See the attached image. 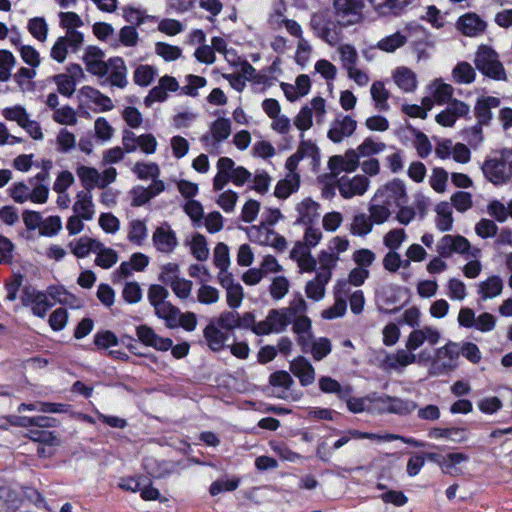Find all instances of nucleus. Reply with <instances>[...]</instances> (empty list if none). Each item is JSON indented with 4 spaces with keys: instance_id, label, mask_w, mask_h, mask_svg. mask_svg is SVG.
I'll return each mask as SVG.
<instances>
[{
    "instance_id": "2f4dec72",
    "label": "nucleus",
    "mask_w": 512,
    "mask_h": 512,
    "mask_svg": "<svg viewBox=\"0 0 512 512\" xmlns=\"http://www.w3.org/2000/svg\"><path fill=\"white\" fill-rule=\"evenodd\" d=\"M290 371L302 386H309L315 381V369L308 359L298 356L290 362Z\"/></svg>"
},
{
    "instance_id": "393cba45",
    "label": "nucleus",
    "mask_w": 512,
    "mask_h": 512,
    "mask_svg": "<svg viewBox=\"0 0 512 512\" xmlns=\"http://www.w3.org/2000/svg\"><path fill=\"white\" fill-rule=\"evenodd\" d=\"M163 181H152L148 187L137 185L129 191L130 204L133 207H140L165 191Z\"/></svg>"
},
{
    "instance_id": "a19ab883",
    "label": "nucleus",
    "mask_w": 512,
    "mask_h": 512,
    "mask_svg": "<svg viewBox=\"0 0 512 512\" xmlns=\"http://www.w3.org/2000/svg\"><path fill=\"white\" fill-rule=\"evenodd\" d=\"M500 106V99L494 96H482L474 107L475 116L480 124H488L492 119L491 109Z\"/></svg>"
},
{
    "instance_id": "0e129e2a",
    "label": "nucleus",
    "mask_w": 512,
    "mask_h": 512,
    "mask_svg": "<svg viewBox=\"0 0 512 512\" xmlns=\"http://www.w3.org/2000/svg\"><path fill=\"white\" fill-rule=\"evenodd\" d=\"M346 294H343V291H339V289H335V302L334 304L323 310L321 313V316L324 319L332 320L338 317H342L347 310V303L344 299V296Z\"/></svg>"
},
{
    "instance_id": "37998d69",
    "label": "nucleus",
    "mask_w": 512,
    "mask_h": 512,
    "mask_svg": "<svg viewBox=\"0 0 512 512\" xmlns=\"http://www.w3.org/2000/svg\"><path fill=\"white\" fill-rule=\"evenodd\" d=\"M369 275L370 272L368 269L355 267L349 272L347 279L337 281L335 289H339V291H343V294H347L349 285L359 287L365 283Z\"/></svg>"
},
{
    "instance_id": "c9c22d12",
    "label": "nucleus",
    "mask_w": 512,
    "mask_h": 512,
    "mask_svg": "<svg viewBox=\"0 0 512 512\" xmlns=\"http://www.w3.org/2000/svg\"><path fill=\"white\" fill-rule=\"evenodd\" d=\"M74 214L91 221L96 213L93 196L89 191H79L72 206Z\"/></svg>"
},
{
    "instance_id": "e2e57ef3",
    "label": "nucleus",
    "mask_w": 512,
    "mask_h": 512,
    "mask_svg": "<svg viewBox=\"0 0 512 512\" xmlns=\"http://www.w3.org/2000/svg\"><path fill=\"white\" fill-rule=\"evenodd\" d=\"M213 263L219 269L218 275L230 274L228 268L230 266L229 248L226 244L218 243L213 252Z\"/></svg>"
},
{
    "instance_id": "ea45409f",
    "label": "nucleus",
    "mask_w": 512,
    "mask_h": 512,
    "mask_svg": "<svg viewBox=\"0 0 512 512\" xmlns=\"http://www.w3.org/2000/svg\"><path fill=\"white\" fill-rule=\"evenodd\" d=\"M203 336L208 347L215 352L221 351L228 341L227 333L214 322L204 328Z\"/></svg>"
},
{
    "instance_id": "72a5a7b5",
    "label": "nucleus",
    "mask_w": 512,
    "mask_h": 512,
    "mask_svg": "<svg viewBox=\"0 0 512 512\" xmlns=\"http://www.w3.org/2000/svg\"><path fill=\"white\" fill-rule=\"evenodd\" d=\"M392 79L395 85L404 93H413L418 87L416 73L406 66L395 68L392 72Z\"/></svg>"
},
{
    "instance_id": "cd10ccee",
    "label": "nucleus",
    "mask_w": 512,
    "mask_h": 512,
    "mask_svg": "<svg viewBox=\"0 0 512 512\" xmlns=\"http://www.w3.org/2000/svg\"><path fill=\"white\" fill-rule=\"evenodd\" d=\"M470 107L463 101L454 99L450 101L447 108L435 116L437 124L443 127H453L458 118L466 116Z\"/></svg>"
},
{
    "instance_id": "8fccbe9b",
    "label": "nucleus",
    "mask_w": 512,
    "mask_h": 512,
    "mask_svg": "<svg viewBox=\"0 0 512 512\" xmlns=\"http://www.w3.org/2000/svg\"><path fill=\"white\" fill-rule=\"evenodd\" d=\"M369 217L375 225H382L386 223L392 216L391 207L388 205L375 201L372 196L368 204Z\"/></svg>"
},
{
    "instance_id": "0eeeda50",
    "label": "nucleus",
    "mask_w": 512,
    "mask_h": 512,
    "mask_svg": "<svg viewBox=\"0 0 512 512\" xmlns=\"http://www.w3.org/2000/svg\"><path fill=\"white\" fill-rule=\"evenodd\" d=\"M326 116V101L322 97H314L309 104L303 106L294 117L295 127L305 132L313 126V118L317 124H322ZM303 137V133H301Z\"/></svg>"
},
{
    "instance_id": "a878e982",
    "label": "nucleus",
    "mask_w": 512,
    "mask_h": 512,
    "mask_svg": "<svg viewBox=\"0 0 512 512\" xmlns=\"http://www.w3.org/2000/svg\"><path fill=\"white\" fill-rule=\"evenodd\" d=\"M357 122L348 115H339L331 123L327 136L334 143H340L356 130Z\"/></svg>"
},
{
    "instance_id": "473e14b6",
    "label": "nucleus",
    "mask_w": 512,
    "mask_h": 512,
    "mask_svg": "<svg viewBox=\"0 0 512 512\" xmlns=\"http://www.w3.org/2000/svg\"><path fill=\"white\" fill-rule=\"evenodd\" d=\"M331 278V272L327 270L318 271L315 277L305 285L306 296L314 301L322 300L325 296L326 285L330 282Z\"/></svg>"
},
{
    "instance_id": "7c9ffc66",
    "label": "nucleus",
    "mask_w": 512,
    "mask_h": 512,
    "mask_svg": "<svg viewBox=\"0 0 512 512\" xmlns=\"http://www.w3.org/2000/svg\"><path fill=\"white\" fill-rule=\"evenodd\" d=\"M106 80L113 87L123 89L128 84L127 67L121 57H112L107 60Z\"/></svg>"
},
{
    "instance_id": "c756f323",
    "label": "nucleus",
    "mask_w": 512,
    "mask_h": 512,
    "mask_svg": "<svg viewBox=\"0 0 512 512\" xmlns=\"http://www.w3.org/2000/svg\"><path fill=\"white\" fill-rule=\"evenodd\" d=\"M296 224L310 225L320 216V204L311 197H305L295 205Z\"/></svg>"
},
{
    "instance_id": "4468645a",
    "label": "nucleus",
    "mask_w": 512,
    "mask_h": 512,
    "mask_svg": "<svg viewBox=\"0 0 512 512\" xmlns=\"http://www.w3.org/2000/svg\"><path fill=\"white\" fill-rule=\"evenodd\" d=\"M482 170L485 177L495 185L505 184L512 178V165L507 163L505 153L499 159L486 160Z\"/></svg>"
},
{
    "instance_id": "c85d7f7f",
    "label": "nucleus",
    "mask_w": 512,
    "mask_h": 512,
    "mask_svg": "<svg viewBox=\"0 0 512 512\" xmlns=\"http://www.w3.org/2000/svg\"><path fill=\"white\" fill-rule=\"evenodd\" d=\"M138 340L147 347H152L158 351H168L172 346L170 338L159 336L150 326L140 325L136 328Z\"/></svg>"
},
{
    "instance_id": "f257e3e1",
    "label": "nucleus",
    "mask_w": 512,
    "mask_h": 512,
    "mask_svg": "<svg viewBox=\"0 0 512 512\" xmlns=\"http://www.w3.org/2000/svg\"><path fill=\"white\" fill-rule=\"evenodd\" d=\"M216 175L213 178V190L221 191L229 183H233L236 187H241L251 181V190L258 194L264 195L269 191L272 178L268 172L258 170L254 176L243 166H237L233 159L223 156L216 163Z\"/></svg>"
},
{
    "instance_id": "b1692460",
    "label": "nucleus",
    "mask_w": 512,
    "mask_h": 512,
    "mask_svg": "<svg viewBox=\"0 0 512 512\" xmlns=\"http://www.w3.org/2000/svg\"><path fill=\"white\" fill-rule=\"evenodd\" d=\"M104 58L105 53L100 48L88 46L84 50L82 61L90 74L103 78L107 72V61Z\"/></svg>"
},
{
    "instance_id": "6ab92c4d",
    "label": "nucleus",
    "mask_w": 512,
    "mask_h": 512,
    "mask_svg": "<svg viewBox=\"0 0 512 512\" xmlns=\"http://www.w3.org/2000/svg\"><path fill=\"white\" fill-rule=\"evenodd\" d=\"M59 25L65 30V35L70 39L71 45L81 47L84 43V35L78 29L84 25L81 17L75 12H60Z\"/></svg>"
},
{
    "instance_id": "1a4fd4ad",
    "label": "nucleus",
    "mask_w": 512,
    "mask_h": 512,
    "mask_svg": "<svg viewBox=\"0 0 512 512\" xmlns=\"http://www.w3.org/2000/svg\"><path fill=\"white\" fill-rule=\"evenodd\" d=\"M375 201L384 203L389 207L400 206L407 202L408 195L405 183L400 179H392L377 188L374 195Z\"/></svg>"
},
{
    "instance_id": "58836bf2",
    "label": "nucleus",
    "mask_w": 512,
    "mask_h": 512,
    "mask_svg": "<svg viewBox=\"0 0 512 512\" xmlns=\"http://www.w3.org/2000/svg\"><path fill=\"white\" fill-rule=\"evenodd\" d=\"M428 437L433 440L444 439L454 443H462L468 439L467 431L462 427H434L428 431Z\"/></svg>"
},
{
    "instance_id": "7ed1b4c3",
    "label": "nucleus",
    "mask_w": 512,
    "mask_h": 512,
    "mask_svg": "<svg viewBox=\"0 0 512 512\" xmlns=\"http://www.w3.org/2000/svg\"><path fill=\"white\" fill-rule=\"evenodd\" d=\"M428 359L424 365L431 377L448 375L455 371L460 361L459 343L448 340L443 346L434 349L433 353L428 350Z\"/></svg>"
},
{
    "instance_id": "5fc2aeb1",
    "label": "nucleus",
    "mask_w": 512,
    "mask_h": 512,
    "mask_svg": "<svg viewBox=\"0 0 512 512\" xmlns=\"http://www.w3.org/2000/svg\"><path fill=\"white\" fill-rule=\"evenodd\" d=\"M436 227L438 230L445 232L450 231L453 227L452 209L448 202H440L436 205Z\"/></svg>"
},
{
    "instance_id": "052dcab7",
    "label": "nucleus",
    "mask_w": 512,
    "mask_h": 512,
    "mask_svg": "<svg viewBox=\"0 0 512 512\" xmlns=\"http://www.w3.org/2000/svg\"><path fill=\"white\" fill-rule=\"evenodd\" d=\"M132 172L137 175L140 180L152 179V181H161L160 168L154 162H136L132 168Z\"/></svg>"
},
{
    "instance_id": "bb28decb",
    "label": "nucleus",
    "mask_w": 512,
    "mask_h": 512,
    "mask_svg": "<svg viewBox=\"0 0 512 512\" xmlns=\"http://www.w3.org/2000/svg\"><path fill=\"white\" fill-rule=\"evenodd\" d=\"M328 169L333 176L342 172L352 173L360 165L354 149H348L343 155H334L328 160Z\"/></svg>"
},
{
    "instance_id": "20e7f679",
    "label": "nucleus",
    "mask_w": 512,
    "mask_h": 512,
    "mask_svg": "<svg viewBox=\"0 0 512 512\" xmlns=\"http://www.w3.org/2000/svg\"><path fill=\"white\" fill-rule=\"evenodd\" d=\"M117 174L114 167H108L101 173L91 166L79 165L76 168V175L84 187L83 191L89 192L94 188L105 189L116 181Z\"/></svg>"
},
{
    "instance_id": "412c9836",
    "label": "nucleus",
    "mask_w": 512,
    "mask_h": 512,
    "mask_svg": "<svg viewBox=\"0 0 512 512\" xmlns=\"http://www.w3.org/2000/svg\"><path fill=\"white\" fill-rule=\"evenodd\" d=\"M231 131L230 120L219 117L210 124L209 131L202 136L201 142L207 148H217L218 144L229 138Z\"/></svg>"
},
{
    "instance_id": "9d476101",
    "label": "nucleus",
    "mask_w": 512,
    "mask_h": 512,
    "mask_svg": "<svg viewBox=\"0 0 512 512\" xmlns=\"http://www.w3.org/2000/svg\"><path fill=\"white\" fill-rule=\"evenodd\" d=\"M290 323L289 310L283 308L271 309L268 311L264 320L258 321L256 335L265 336L282 333Z\"/></svg>"
},
{
    "instance_id": "680f3d73",
    "label": "nucleus",
    "mask_w": 512,
    "mask_h": 512,
    "mask_svg": "<svg viewBox=\"0 0 512 512\" xmlns=\"http://www.w3.org/2000/svg\"><path fill=\"white\" fill-rule=\"evenodd\" d=\"M153 308L156 316L164 320L166 327L171 329L176 328V316L178 315L179 308L169 301L159 304V306H155Z\"/></svg>"
},
{
    "instance_id": "6e6d98bb",
    "label": "nucleus",
    "mask_w": 512,
    "mask_h": 512,
    "mask_svg": "<svg viewBox=\"0 0 512 512\" xmlns=\"http://www.w3.org/2000/svg\"><path fill=\"white\" fill-rule=\"evenodd\" d=\"M371 97L375 103V108L379 111H388L390 105L388 99L390 92L385 88L383 82L376 81L371 85L370 88Z\"/></svg>"
},
{
    "instance_id": "2eb2a0df",
    "label": "nucleus",
    "mask_w": 512,
    "mask_h": 512,
    "mask_svg": "<svg viewBox=\"0 0 512 512\" xmlns=\"http://www.w3.org/2000/svg\"><path fill=\"white\" fill-rule=\"evenodd\" d=\"M441 331L430 325L414 328L405 340V347L414 352L421 348L425 343L430 346L437 345L441 340Z\"/></svg>"
},
{
    "instance_id": "dca6fc26",
    "label": "nucleus",
    "mask_w": 512,
    "mask_h": 512,
    "mask_svg": "<svg viewBox=\"0 0 512 512\" xmlns=\"http://www.w3.org/2000/svg\"><path fill=\"white\" fill-rule=\"evenodd\" d=\"M336 187L342 198L351 199L364 195L370 187V180L361 174L342 176L337 180Z\"/></svg>"
},
{
    "instance_id": "6e6552de",
    "label": "nucleus",
    "mask_w": 512,
    "mask_h": 512,
    "mask_svg": "<svg viewBox=\"0 0 512 512\" xmlns=\"http://www.w3.org/2000/svg\"><path fill=\"white\" fill-rule=\"evenodd\" d=\"M364 0H333L334 16L340 27L360 24L364 20Z\"/></svg>"
},
{
    "instance_id": "4be33fe9",
    "label": "nucleus",
    "mask_w": 512,
    "mask_h": 512,
    "mask_svg": "<svg viewBox=\"0 0 512 512\" xmlns=\"http://www.w3.org/2000/svg\"><path fill=\"white\" fill-rule=\"evenodd\" d=\"M179 89V83L176 78L164 75L158 84L154 86L144 98V104L151 107L156 102H163L168 98L169 92H176Z\"/></svg>"
},
{
    "instance_id": "a18cd8bd",
    "label": "nucleus",
    "mask_w": 512,
    "mask_h": 512,
    "mask_svg": "<svg viewBox=\"0 0 512 512\" xmlns=\"http://www.w3.org/2000/svg\"><path fill=\"white\" fill-rule=\"evenodd\" d=\"M97 247H100V241L88 236H82L69 243L71 253L77 258H85L91 252L95 253Z\"/></svg>"
},
{
    "instance_id": "49530a36",
    "label": "nucleus",
    "mask_w": 512,
    "mask_h": 512,
    "mask_svg": "<svg viewBox=\"0 0 512 512\" xmlns=\"http://www.w3.org/2000/svg\"><path fill=\"white\" fill-rule=\"evenodd\" d=\"M292 330L296 334V340L299 346H306L308 340L313 338L312 322L307 316H295Z\"/></svg>"
},
{
    "instance_id": "39448f33",
    "label": "nucleus",
    "mask_w": 512,
    "mask_h": 512,
    "mask_svg": "<svg viewBox=\"0 0 512 512\" xmlns=\"http://www.w3.org/2000/svg\"><path fill=\"white\" fill-rule=\"evenodd\" d=\"M474 64L484 75L496 79L505 80L506 73L498 54L487 45H480L475 53Z\"/></svg>"
},
{
    "instance_id": "de8ad7c7",
    "label": "nucleus",
    "mask_w": 512,
    "mask_h": 512,
    "mask_svg": "<svg viewBox=\"0 0 512 512\" xmlns=\"http://www.w3.org/2000/svg\"><path fill=\"white\" fill-rule=\"evenodd\" d=\"M503 282L499 276H491L478 285V294L481 300L493 299L501 294Z\"/></svg>"
},
{
    "instance_id": "5701e85b",
    "label": "nucleus",
    "mask_w": 512,
    "mask_h": 512,
    "mask_svg": "<svg viewBox=\"0 0 512 512\" xmlns=\"http://www.w3.org/2000/svg\"><path fill=\"white\" fill-rule=\"evenodd\" d=\"M152 242L156 250L164 254L172 253L178 245L176 233L166 222L154 230Z\"/></svg>"
},
{
    "instance_id": "f03ea898",
    "label": "nucleus",
    "mask_w": 512,
    "mask_h": 512,
    "mask_svg": "<svg viewBox=\"0 0 512 512\" xmlns=\"http://www.w3.org/2000/svg\"><path fill=\"white\" fill-rule=\"evenodd\" d=\"M8 422L16 427L26 429L25 436L34 442L56 447L60 446L61 438L55 431L47 430V428L55 427L57 421L54 418L47 416H18L11 415L7 417Z\"/></svg>"
},
{
    "instance_id": "13d9d810",
    "label": "nucleus",
    "mask_w": 512,
    "mask_h": 512,
    "mask_svg": "<svg viewBox=\"0 0 512 512\" xmlns=\"http://www.w3.org/2000/svg\"><path fill=\"white\" fill-rule=\"evenodd\" d=\"M386 149V144L381 141H377L371 137H367L363 142L354 149L358 160L364 157H371L373 155L382 153Z\"/></svg>"
},
{
    "instance_id": "aec40b11",
    "label": "nucleus",
    "mask_w": 512,
    "mask_h": 512,
    "mask_svg": "<svg viewBox=\"0 0 512 512\" xmlns=\"http://www.w3.org/2000/svg\"><path fill=\"white\" fill-rule=\"evenodd\" d=\"M218 283L225 290V300L229 309L237 310L242 306L245 293L242 285L235 281L232 274L217 276Z\"/></svg>"
},
{
    "instance_id": "603ef678",
    "label": "nucleus",
    "mask_w": 512,
    "mask_h": 512,
    "mask_svg": "<svg viewBox=\"0 0 512 512\" xmlns=\"http://www.w3.org/2000/svg\"><path fill=\"white\" fill-rule=\"evenodd\" d=\"M157 75L156 67L149 64H140L133 71V81L137 86L148 87Z\"/></svg>"
},
{
    "instance_id": "ddd939ff",
    "label": "nucleus",
    "mask_w": 512,
    "mask_h": 512,
    "mask_svg": "<svg viewBox=\"0 0 512 512\" xmlns=\"http://www.w3.org/2000/svg\"><path fill=\"white\" fill-rule=\"evenodd\" d=\"M311 27L315 35L330 46L336 45L341 39V30L338 19H326L323 15H314Z\"/></svg>"
},
{
    "instance_id": "a211bd4d",
    "label": "nucleus",
    "mask_w": 512,
    "mask_h": 512,
    "mask_svg": "<svg viewBox=\"0 0 512 512\" xmlns=\"http://www.w3.org/2000/svg\"><path fill=\"white\" fill-rule=\"evenodd\" d=\"M77 97L82 106H86L94 111H110L114 107L112 100L108 96L91 86H83L78 91Z\"/></svg>"
},
{
    "instance_id": "69168bd1",
    "label": "nucleus",
    "mask_w": 512,
    "mask_h": 512,
    "mask_svg": "<svg viewBox=\"0 0 512 512\" xmlns=\"http://www.w3.org/2000/svg\"><path fill=\"white\" fill-rule=\"evenodd\" d=\"M27 30L37 41L43 43L48 38L49 26L43 17H34L28 20Z\"/></svg>"
},
{
    "instance_id": "c03bdc74",
    "label": "nucleus",
    "mask_w": 512,
    "mask_h": 512,
    "mask_svg": "<svg viewBox=\"0 0 512 512\" xmlns=\"http://www.w3.org/2000/svg\"><path fill=\"white\" fill-rule=\"evenodd\" d=\"M300 188V175L287 174L284 179L277 182L274 188V196L278 199H287Z\"/></svg>"
},
{
    "instance_id": "338daca9",
    "label": "nucleus",
    "mask_w": 512,
    "mask_h": 512,
    "mask_svg": "<svg viewBox=\"0 0 512 512\" xmlns=\"http://www.w3.org/2000/svg\"><path fill=\"white\" fill-rule=\"evenodd\" d=\"M407 42V36L397 31L377 42L376 47L384 52L393 53Z\"/></svg>"
},
{
    "instance_id": "e433bc0d",
    "label": "nucleus",
    "mask_w": 512,
    "mask_h": 512,
    "mask_svg": "<svg viewBox=\"0 0 512 512\" xmlns=\"http://www.w3.org/2000/svg\"><path fill=\"white\" fill-rule=\"evenodd\" d=\"M126 237L130 244L142 247L148 239V225L145 219H132L126 227Z\"/></svg>"
},
{
    "instance_id": "79ce46f5",
    "label": "nucleus",
    "mask_w": 512,
    "mask_h": 512,
    "mask_svg": "<svg viewBox=\"0 0 512 512\" xmlns=\"http://www.w3.org/2000/svg\"><path fill=\"white\" fill-rule=\"evenodd\" d=\"M457 28L466 36L474 37L482 33L485 23L474 13H467L457 21Z\"/></svg>"
},
{
    "instance_id": "bf43d9fd",
    "label": "nucleus",
    "mask_w": 512,
    "mask_h": 512,
    "mask_svg": "<svg viewBox=\"0 0 512 512\" xmlns=\"http://www.w3.org/2000/svg\"><path fill=\"white\" fill-rule=\"evenodd\" d=\"M95 264L103 269H109L114 266L119 259L118 253L100 242V247L95 250Z\"/></svg>"
},
{
    "instance_id": "864d4df0",
    "label": "nucleus",
    "mask_w": 512,
    "mask_h": 512,
    "mask_svg": "<svg viewBox=\"0 0 512 512\" xmlns=\"http://www.w3.org/2000/svg\"><path fill=\"white\" fill-rule=\"evenodd\" d=\"M373 9L380 15L396 14L401 11L410 0H368Z\"/></svg>"
},
{
    "instance_id": "4c0bfd02",
    "label": "nucleus",
    "mask_w": 512,
    "mask_h": 512,
    "mask_svg": "<svg viewBox=\"0 0 512 512\" xmlns=\"http://www.w3.org/2000/svg\"><path fill=\"white\" fill-rule=\"evenodd\" d=\"M304 353H310L315 361H321L332 351L330 339L326 337L310 338L306 346H300Z\"/></svg>"
},
{
    "instance_id": "774afa93",
    "label": "nucleus",
    "mask_w": 512,
    "mask_h": 512,
    "mask_svg": "<svg viewBox=\"0 0 512 512\" xmlns=\"http://www.w3.org/2000/svg\"><path fill=\"white\" fill-rule=\"evenodd\" d=\"M122 16L124 19L134 25L140 26L145 22H156L157 18L155 16L147 15L145 12L133 6H125L122 8Z\"/></svg>"
},
{
    "instance_id": "3c124183",
    "label": "nucleus",
    "mask_w": 512,
    "mask_h": 512,
    "mask_svg": "<svg viewBox=\"0 0 512 512\" xmlns=\"http://www.w3.org/2000/svg\"><path fill=\"white\" fill-rule=\"evenodd\" d=\"M80 47L71 45L70 39L67 36H60L56 39L50 49V57L58 63H63L68 55V51L76 52Z\"/></svg>"
},
{
    "instance_id": "f704fd0d",
    "label": "nucleus",
    "mask_w": 512,
    "mask_h": 512,
    "mask_svg": "<svg viewBox=\"0 0 512 512\" xmlns=\"http://www.w3.org/2000/svg\"><path fill=\"white\" fill-rule=\"evenodd\" d=\"M469 456L461 452H452L444 455L441 471L450 476H461L465 473V464Z\"/></svg>"
},
{
    "instance_id": "09e8293b",
    "label": "nucleus",
    "mask_w": 512,
    "mask_h": 512,
    "mask_svg": "<svg viewBox=\"0 0 512 512\" xmlns=\"http://www.w3.org/2000/svg\"><path fill=\"white\" fill-rule=\"evenodd\" d=\"M429 91L436 104L443 105L450 103L449 101L453 96L454 88L450 84L444 83L441 79H436L429 85Z\"/></svg>"
},
{
    "instance_id": "9b49d317",
    "label": "nucleus",
    "mask_w": 512,
    "mask_h": 512,
    "mask_svg": "<svg viewBox=\"0 0 512 512\" xmlns=\"http://www.w3.org/2000/svg\"><path fill=\"white\" fill-rule=\"evenodd\" d=\"M428 349L421 350L416 354L409 348L399 349L390 353L385 358L386 366L394 371H402L412 364L424 365L425 359H428Z\"/></svg>"
},
{
    "instance_id": "f3484780",
    "label": "nucleus",
    "mask_w": 512,
    "mask_h": 512,
    "mask_svg": "<svg viewBox=\"0 0 512 512\" xmlns=\"http://www.w3.org/2000/svg\"><path fill=\"white\" fill-rule=\"evenodd\" d=\"M23 306L30 308L33 315L44 318L52 306L48 294L33 287H26L21 295Z\"/></svg>"
},
{
    "instance_id": "f8f14e48",
    "label": "nucleus",
    "mask_w": 512,
    "mask_h": 512,
    "mask_svg": "<svg viewBox=\"0 0 512 512\" xmlns=\"http://www.w3.org/2000/svg\"><path fill=\"white\" fill-rule=\"evenodd\" d=\"M247 234L252 242L258 243L259 245L270 246L278 251H283L286 249V239L283 236L276 233L272 228H270L265 223L249 227L247 230Z\"/></svg>"
},
{
    "instance_id": "423d86ee",
    "label": "nucleus",
    "mask_w": 512,
    "mask_h": 512,
    "mask_svg": "<svg viewBox=\"0 0 512 512\" xmlns=\"http://www.w3.org/2000/svg\"><path fill=\"white\" fill-rule=\"evenodd\" d=\"M437 252L445 258H449L453 254H460L465 257H481V249L472 247L469 240L461 235H444L437 244Z\"/></svg>"
},
{
    "instance_id": "4d7b16f0",
    "label": "nucleus",
    "mask_w": 512,
    "mask_h": 512,
    "mask_svg": "<svg viewBox=\"0 0 512 512\" xmlns=\"http://www.w3.org/2000/svg\"><path fill=\"white\" fill-rule=\"evenodd\" d=\"M374 223L365 213L356 214L350 224L349 231L355 236H366L373 230Z\"/></svg>"
}]
</instances>
